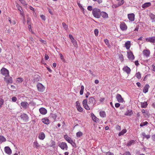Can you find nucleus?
<instances>
[{
    "label": "nucleus",
    "instance_id": "obj_1",
    "mask_svg": "<svg viewBox=\"0 0 155 155\" xmlns=\"http://www.w3.org/2000/svg\"><path fill=\"white\" fill-rule=\"evenodd\" d=\"M101 12L100 10L97 8H94L92 10V13L94 16L97 18L100 17Z\"/></svg>",
    "mask_w": 155,
    "mask_h": 155
},
{
    "label": "nucleus",
    "instance_id": "obj_2",
    "mask_svg": "<svg viewBox=\"0 0 155 155\" xmlns=\"http://www.w3.org/2000/svg\"><path fill=\"white\" fill-rule=\"evenodd\" d=\"M1 74L5 77H7L9 75L8 71L5 68H3L1 69Z\"/></svg>",
    "mask_w": 155,
    "mask_h": 155
},
{
    "label": "nucleus",
    "instance_id": "obj_3",
    "mask_svg": "<svg viewBox=\"0 0 155 155\" xmlns=\"http://www.w3.org/2000/svg\"><path fill=\"white\" fill-rule=\"evenodd\" d=\"M37 87L38 91L40 92H43L45 90V87L40 83H38V84L37 85Z\"/></svg>",
    "mask_w": 155,
    "mask_h": 155
},
{
    "label": "nucleus",
    "instance_id": "obj_4",
    "mask_svg": "<svg viewBox=\"0 0 155 155\" xmlns=\"http://www.w3.org/2000/svg\"><path fill=\"white\" fill-rule=\"evenodd\" d=\"M58 146L62 150H67L68 147L66 143L64 142L61 143L59 144Z\"/></svg>",
    "mask_w": 155,
    "mask_h": 155
},
{
    "label": "nucleus",
    "instance_id": "obj_5",
    "mask_svg": "<svg viewBox=\"0 0 155 155\" xmlns=\"http://www.w3.org/2000/svg\"><path fill=\"white\" fill-rule=\"evenodd\" d=\"M16 6L17 9L19 11L20 15L23 18H24V14L22 8L18 4H17Z\"/></svg>",
    "mask_w": 155,
    "mask_h": 155
},
{
    "label": "nucleus",
    "instance_id": "obj_6",
    "mask_svg": "<svg viewBox=\"0 0 155 155\" xmlns=\"http://www.w3.org/2000/svg\"><path fill=\"white\" fill-rule=\"evenodd\" d=\"M69 37L71 40V42L73 43L74 46L75 47H77L78 46L77 42L74 39L72 35L71 34H69Z\"/></svg>",
    "mask_w": 155,
    "mask_h": 155
},
{
    "label": "nucleus",
    "instance_id": "obj_7",
    "mask_svg": "<svg viewBox=\"0 0 155 155\" xmlns=\"http://www.w3.org/2000/svg\"><path fill=\"white\" fill-rule=\"evenodd\" d=\"M21 118L25 122H27L28 120V117L25 114H23L20 116Z\"/></svg>",
    "mask_w": 155,
    "mask_h": 155
},
{
    "label": "nucleus",
    "instance_id": "obj_8",
    "mask_svg": "<svg viewBox=\"0 0 155 155\" xmlns=\"http://www.w3.org/2000/svg\"><path fill=\"white\" fill-rule=\"evenodd\" d=\"M116 98L117 101L119 103H123L124 101V99L122 97L121 95L117 94L116 96Z\"/></svg>",
    "mask_w": 155,
    "mask_h": 155
},
{
    "label": "nucleus",
    "instance_id": "obj_9",
    "mask_svg": "<svg viewBox=\"0 0 155 155\" xmlns=\"http://www.w3.org/2000/svg\"><path fill=\"white\" fill-rule=\"evenodd\" d=\"M120 26L121 29L123 31H125L127 29V26L124 22H121Z\"/></svg>",
    "mask_w": 155,
    "mask_h": 155
},
{
    "label": "nucleus",
    "instance_id": "obj_10",
    "mask_svg": "<svg viewBox=\"0 0 155 155\" xmlns=\"http://www.w3.org/2000/svg\"><path fill=\"white\" fill-rule=\"evenodd\" d=\"M87 99L84 100L83 101V104L84 107L86 109L89 110H90V108L87 105Z\"/></svg>",
    "mask_w": 155,
    "mask_h": 155
},
{
    "label": "nucleus",
    "instance_id": "obj_11",
    "mask_svg": "<svg viewBox=\"0 0 155 155\" xmlns=\"http://www.w3.org/2000/svg\"><path fill=\"white\" fill-rule=\"evenodd\" d=\"M127 57L129 59L132 60L134 58V57L132 52L131 51L127 52Z\"/></svg>",
    "mask_w": 155,
    "mask_h": 155
},
{
    "label": "nucleus",
    "instance_id": "obj_12",
    "mask_svg": "<svg viewBox=\"0 0 155 155\" xmlns=\"http://www.w3.org/2000/svg\"><path fill=\"white\" fill-rule=\"evenodd\" d=\"M143 54L144 56L147 57L150 56V50L148 49L145 50L143 51Z\"/></svg>",
    "mask_w": 155,
    "mask_h": 155
},
{
    "label": "nucleus",
    "instance_id": "obj_13",
    "mask_svg": "<svg viewBox=\"0 0 155 155\" xmlns=\"http://www.w3.org/2000/svg\"><path fill=\"white\" fill-rule=\"evenodd\" d=\"M128 18L130 21H133L135 19V15L133 13L128 14Z\"/></svg>",
    "mask_w": 155,
    "mask_h": 155
},
{
    "label": "nucleus",
    "instance_id": "obj_14",
    "mask_svg": "<svg viewBox=\"0 0 155 155\" xmlns=\"http://www.w3.org/2000/svg\"><path fill=\"white\" fill-rule=\"evenodd\" d=\"M4 79L7 83H12V79L11 77L9 76L7 77H5Z\"/></svg>",
    "mask_w": 155,
    "mask_h": 155
},
{
    "label": "nucleus",
    "instance_id": "obj_15",
    "mask_svg": "<svg viewBox=\"0 0 155 155\" xmlns=\"http://www.w3.org/2000/svg\"><path fill=\"white\" fill-rule=\"evenodd\" d=\"M146 41L151 43L155 42V37L153 36L147 38L146 39Z\"/></svg>",
    "mask_w": 155,
    "mask_h": 155
},
{
    "label": "nucleus",
    "instance_id": "obj_16",
    "mask_svg": "<svg viewBox=\"0 0 155 155\" xmlns=\"http://www.w3.org/2000/svg\"><path fill=\"white\" fill-rule=\"evenodd\" d=\"M123 70L124 71L129 74L130 73L131 70L130 68L127 66H125L123 68Z\"/></svg>",
    "mask_w": 155,
    "mask_h": 155
},
{
    "label": "nucleus",
    "instance_id": "obj_17",
    "mask_svg": "<svg viewBox=\"0 0 155 155\" xmlns=\"http://www.w3.org/2000/svg\"><path fill=\"white\" fill-rule=\"evenodd\" d=\"M39 111L40 113L43 115H45L47 113V110L44 108L41 107L39 109Z\"/></svg>",
    "mask_w": 155,
    "mask_h": 155
},
{
    "label": "nucleus",
    "instance_id": "obj_18",
    "mask_svg": "<svg viewBox=\"0 0 155 155\" xmlns=\"http://www.w3.org/2000/svg\"><path fill=\"white\" fill-rule=\"evenodd\" d=\"M95 99L93 97H90L89 98L88 103L91 106H92L94 104L95 102Z\"/></svg>",
    "mask_w": 155,
    "mask_h": 155
},
{
    "label": "nucleus",
    "instance_id": "obj_19",
    "mask_svg": "<svg viewBox=\"0 0 155 155\" xmlns=\"http://www.w3.org/2000/svg\"><path fill=\"white\" fill-rule=\"evenodd\" d=\"M5 152L9 155H10L12 153V150L11 149L8 147H5Z\"/></svg>",
    "mask_w": 155,
    "mask_h": 155
},
{
    "label": "nucleus",
    "instance_id": "obj_20",
    "mask_svg": "<svg viewBox=\"0 0 155 155\" xmlns=\"http://www.w3.org/2000/svg\"><path fill=\"white\" fill-rule=\"evenodd\" d=\"M21 105L24 108L26 109L28 106L29 104L26 102H22L21 103Z\"/></svg>",
    "mask_w": 155,
    "mask_h": 155
},
{
    "label": "nucleus",
    "instance_id": "obj_21",
    "mask_svg": "<svg viewBox=\"0 0 155 155\" xmlns=\"http://www.w3.org/2000/svg\"><path fill=\"white\" fill-rule=\"evenodd\" d=\"M101 15L104 18H107L108 17V14L104 12H101L100 16Z\"/></svg>",
    "mask_w": 155,
    "mask_h": 155
},
{
    "label": "nucleus",
    "instance_id": "obj_22",
    "mask_svg": "<svg viewBox=\"0 0 155 155\" xmlns=\"http://www.w3.org/2000/svg\"><path fill=\"white\" fill-rule=\"evenodd\" d=\"M38 138L41 140H43L45 137V136L44 133L43 132H41L38 135Z\"/></svg>",
    "mask_w": 155,
    "mask_h": 155
},
{
    "label": "nucleus",
    "instance_id": "obj_23",
    "mask_svg": "<svg viewBox=\"0 0 155 155\" xmlns=\"http://www.w3.org/2000/svg\"><path fill=\"white\" fill-rule=\"evenodd\" d=\"M149 87L150 86L148 84H146L143 89V92L145 93H147L148 91Z\"/></svg>",
    "mask_w": 155,
    "mask_h": 155
},
{
    "label": "nucleus",
    "instance_id": "obj_24",
    "mask_svg": "<svg viewBox=\"0 0 155 155\" xmlns=\"http://www.w3.org/2000/svg\"><path fill=\"white\" fill-rule=\"evenodd\" d=\"M42 121L45 124H48L49 123V121L48 119L47 118H44L43 119H42Z\"/></svg>",
    "mask_w": 155,
    "mask_h": 155
},
{
    "label": "nucleus",
    "instance_id": "obj_25",
    "mask_svg": "<svg viewBox=\"0 0 155 155\" xmlns=\"http://www.w3.org/2000/svg\"><path fill=\"white\" fill-rule=\"evenodd\" d=\"M125 47L127 49H129L130 47V41H127L125 44Z\"/></svg>",
    "mask_w": 155,
    "mask_h": 155
},
{
    "label": "nucleus",
    "instance_id": "obj_26",
    "mask_svg": "<svg viewBox=\"0 0 155 155\" xmlns=\"http://www.w3.org/2000/svg\"><path fill=\"white\" fill-rule=\"evenodd\" d=\"M151 4L150 2H147L143 4L142 5L143 8L148 7L151 5Z\"/></svg>",
    "mask_w": 155,
    "mask_h": 155
},
{
    "label": "nucleus",
    "instance_id": "obj_27",
    "mask_svg": "<svg viewBox=\"0 0 155 155\" xmlns=\"http://www.w3.org/2000/svg\"><path fill=\"white\" fill-rule=\"evenodd\" d=\"M64 139L69 143H71L72 140L70 137H68L67 135H64Z\"/></svg>",
    "mask_w": 155,
    "mask_h": 155
},
{
    "label": "nucleus",
    "instance_id": "obj_28",
    "mask_svg": "<svg viewBox=\"0 0 155 155\" xmlns=\"http://www.w3.org/2000/svg\"><path fill=\"white\" fill-rule=\"evenodd\" d=\"M100 115L102 117H105L106 116V114L105 111L103 110L100 111Z\"/></svg>",
    "mask_w": 155,
    "mask_h": 155
},
{
    "label": "nucleus",
    "instance_id": "obj_29",
    "mask_svg": "<svg viewBox=\"0 0 155 155\" xmlns=\"http://www.w3.org/2000/svg\"><path fill=\"white\" fill-rule=\"evenodd\" d=\"M150 17L151 19L152 20V22H155V15L152 13H151L150 15Z\"/></svg>",
    "mask_w": 155,
    "mask_h": 155
},
{
    "label": "nucleus",
    "instance_id": "obj_30",
    "mask_svg": "<svg viewBox=\"0 0 155 155\" xmlns=\"http://www.w3.org/2000/svg\"><path fill=\"white\" fill-rule=\"evenodd\" d=\"M147 105L148 104L146 102L141 103V106L142 108H146L147 106Z\"/></svg>",
    "mask_w": 155,
    "mask_h": 155
},
{
    "label": "nucleus",
    "instance_id": "obj_31",
    "mask_svg": "<svg viewBox=\"0 0 155 155\" xmlns=\"http://www.w3.org/2000/svg\"><path fill=\"white\" fill-rule=\"evenodd\" d=\"M135 143V141L134 140H131L128 142L127 143V146H130L131 145H133Z\"/></svg>",
    "mask_w": 155,
    "mask_h": 155
},
{
    "label": "nucleus",
    "instance_id": "obj_32",
    "mask_svg": "<svg viewBox=\"0 0 155 155\" xmlns=\"http://www.w3.org/2000/svg\"><path fill=\"white\" fill-rule=\"evenodd\" d=\"M91 117L92 119L94 121L97 122L98 121V119L95 116L94 114H91Z\"/></svg>",
    "mask_w": 155,
    "mask_h": 155
},
{
    "label": "nucleus",
    "instance_id": "obj_33",
    "mask_svg": "<svg viewBox=\"0 0 155 155\" xmlns=\"http://www.w3.org/2000/svg\"><path fill=\"white\" fill-rule=\"evenodd\" d=\"M127 130L126 129H124L123 130L121 131L118 134V135L119 136H120L121 135H124L125 133L127 132Z\"/></svg>",
    "mask_w": 155,
    "mask_h": 155
},
{
    "label": "nucleus",
    "instance_id": "obj_34",
    "mask_svg": "<svg viewBox=\"0 0 155 155\" xmlns=\"http://www.w3.org/2000/svg\"><path fill=\"white\" fill-rule=\"evenodd\" d=\"M132 114H133V112H132V110H128L126 112L125 114L126 115L130 116Z\"/></svg>",
    "mask_w": 155,
    "mask_h": 155
},
{
    "label": "nucleus",
    "instance_id": "obj_35",
    "mask_svg": "<svg viewBox=\"0 0 155 155\" xmlns=\"http://www.w3.org/2000/svg\"><path fill=\"white\" fill-rule=\"evenodd\" d=\"M6 141V139L3 136L0 135V142L2 143Z\"/></svg>",
    "mask_w": 155,
    "mask_h": 155
},
{
    "label": "nucleus",
    "instance_id": "obj_36",
    "mask_svg": "<svg viewBox=\"0 0 155 155\" xmlns=\"http://www.w3.org/2000/svg\"><path fill=\"white\" fill-rule=\"evenodd\" d=\"M142 135L144 137L146 138L147 139H148L150 137V135H146L144 132H143L142 133Z\"/></svg>",
    "mask_w": 155,
    "mask_h": 155
},
{
    "label": "nucleus",
    "instance_id": "obj_37",
    "mask_svg": "<svg viewBox=\"0 0 155 155\" xmlns=\"http://www.w3.org/2000/svg\"><path fill=\"white\" fill-rule=\"evenodd\" d=\"M62 24L64 28L66 31L68 30V25H66L64 22H63Z\"/></svg>",
    "mask_w": 155,
    "mask_h": 155
},
{
    "label": "nucleus",
    "instance_id": "obj_38",
    "mask_svg": "<svg viewBox=\"0 0 155 155\" xmlns=\"http://www.w3.org/2000/svg\"><path fill=\"white\" fill-rule=\"evenodd\" d=\"M83 135V133L81 131H79L77 133L76 136L78 137H80Z\"/></svg>",
    "mask_w": 155,
    "mask_h": 155
},
{
    "label": "nucleus",
    "instance_id": "obj_39",
    "mask_svg": "<svg viewBox=\"0 0 155 155\" xmlns=\"http://www.w3.org/2000/svg\"><path fill=\"white\" fill-rule=\"evenodd\" d=\"M124 0H121V1L119 2H118V5H117L116 6H115V7L116 8L118 6H119L121 5H123L124 3Z\"/></svg>",
    "mask_w": 155,
    "mask_h": 155
},
{
    "label": "nucleus",
    "instance_id": "obj_40",
    "mask_svg": "<svg viewBox=\"0 0 155 155\" xmlns=\"http://www.w3.org/2000/svg\"><path fill=\"white\" fill-rule=\"evenodd\" d=\"M135 76L138 79H140L141 78V74L139 72H138L136 74Z\"/></svg>",
    "mask_w": 155,
    "mask_h": 155
},
{
    "label": "nucleus",
    "instance_id": "obj_41",
    "mask_svg": "<svg viewBox=\"0 0 155 155\" xmlns=\"http://www.w3.org/2000/svg\"><path fill=\"white\" fill-rule=\"evenodd\" d=\"M22 81V78H17L16 80V82L19 83H21Z\"/></svg>",
    "mask_w": 155,
    "mask_h": 155
},
{
    "label": "nucleus",
    "instance_id": "obj_42",
    "mask_svg": "<svg viewBox=\"0 0 155 155\" xmlns=\"http://www.w3.org/2000/svg\"><path fill=\"white\" fill-rule=\"evenodd\" d=\"M84 87L82 85L81 86V90L80 91V94L81 95H82L83 93V91H84Z\"/></svg>",
    "mask_w": 155,
    "mask_h": 155
},
{
    "label": "nucleus",
    "instance_id": "obj_43",
    "mask_svg": "<svg viewBox=\"0 0 155 155\" xmlns=\"http://www.w3.org/2000/svg\"><path fill=\"white\" fill-rule=\"evenodd\" d=\"M39 147V145L37 141L35 142L34 143V147H35L37 148Z\"/></svg>",
    "mask_w": 155,
    "mask_h": 155
},
{
    "label": "nucleus",
    "instance_id": "obj_44",
    "mask_svg": "<svg viewBox=\"0 0 155 155\" xmlns=\"http://www.w3.org/2000/svg\"><path fill=\"white\" fill-rule=\"evenodd\" d=\"M148 123L147 121H145V122H143L140 124V127L144 126L146 125H147L148 124Z\"/></svg>",
    "mask_w": 155,
    "mask_h": 155
},
{
    "label": "nucleus",
    "instance_id": "obj_45",
    "mask_svg": "<svg viewBox=\"0 0 155 155\" xmlns=\"http://www.w3.org/2000/svg\"><path fill=\"white\" fill-rule=\"evenodd\" d=\"M51 116L52 117L54 120L57 117V115L55 114H51Z\"/></svg>",
    "mask_w": 155,
    "mask_h": 155
},
{
    "label": "nucleus",
    "instance_id": "obj_46",
    "mask_svg": "<svg viewBox=\"0 0 155 155\" xmlns=\"http://www.w3.org/2000/svg\"><path fill=\"white\" fill-rule=\"evenodd\" d=\"M78 110L79 112H82L83 111V109L81 107L80 105L76 107Z\"/></svg>",
    "mask_w": 155,
    "mask_h": 155
},
{
    "label": "nucleus",
    "instance_id": "obj_47",
    "mask_svg": "<svg viewBox=\"0 0 155 155\" xmlns=\"http://www.w3.org/2000/svg\"><path fill=\"white\" fill-rule=\"evenodd\" d=\"M94 33L95 35L96 36H97L98 35V30L97 29H95L94 30Z\"/></svg>",
    "mask_w": 155,
    "mask_h": 155
},
{
    "label": "nucleus",
    "instance_id": "obj_48",
    "mask_svg": "<svg viewBox=\"0 0 155 155\" xmlns=\"http://www.w3.org/2000/svg\"><path fill=\"white\" fill-rule=\"evenodd\" d=\"M4 100L2 99H0V107H2L4 103Z\"/></svg>",
    "mask_w": 155,
    "mask_h": 155
},
{
    "label": "nucleus",
    "instance_id": "obj_49",
    "mask_svg": "<svg viewBox=\"0 0 155 155\" xmlns=\"http://www.w3.org/2000/svg\"><path fill=\"white\" fill-rule=\"evenodd\" d=\"M17 100V98L16 97H12V101L13 102H15Z\"/></svg>",
    "mask_w": 155,
    "mask_h": 155
},
{
    "label": "nucleus",
    "instance_id": "obj_50",
    "mask_svg": "<svg viewBox=\"0 0 155 155\" xmlns=\"http://www.w3.org/2000/svg\"><path fill=\"white\" fill-rule=\"evenodd\" d=\"M70 143L71 144L73 147H76V144L73 140L72 141V142Z\"/></svg>",
    "mask_w": 155,
    "mask_h": 155
},
{
    "label": "nucleus",
    "instance_id": "obj_51",
    "mask_svg": "<svg viewBox=\"0 0 155 155\" xmlns=\"http://www.w3.org/2000/svg\"><path fill=\"white\" fill-rule=\"evenodd\" d=\"M59 56H60V58L61 60H62L63 61L64 60V56L62 54L60 53L59 54Z\"/></svg>",
    "mask_w": 155,
    "mask_h": 155
},
{
    "label": "nucleus",
    "instance_id": "obj_52",
    "mask_svg": "<svg viewBox=\"0 0 155 155\" xmlns=\"http://www.w3.org/2000/svg\"><path fill=\"white\" fill-rule=\"evenodd\" d=\"M87 9L88 10L91 11L93 10L92 7L91 6H89L87 7Z\"/></svg>",
    "mask_w": 155,
    "mask_h": 155
},
{
    "label": "nucleus",
    "instance_id": "obj_53",
    "mask_svg": "<svg viewBox=\"0 0 155 155\" xmlns=\"http://www.w3.org/2000/svg\"><path fill=\"white\" fill-rule=\"evenodd\" d=\"M104 42L107 45H109L108 40L107 39H105L104 40Z\"/></svg>",
    "mask_w": 155,
    "mask_h": 155
},
{
    "label": "nucleus",
    "instance_id": "obj_54",
    "mask_svg": "<svg viewBox=\"0 0 155 155\" xmlns=\"http://www.w3.org/2000/svg\"><path fill=\"white\" fill-rule=\"evenodd\" d=\"M116 128L117 130H120L121 129L120 127L118 125L116 126Z\"/></svg>",
    "mask_w": 155,
    "mask_h": 155
},
{
    "label": "nucleus",
    "instance_id": "obj_55",
    "mask_svg": "<svg viewBox=\"0 0 155 155\" xmlns=\"http://www.w3.org/2000/svg\"><path fill=\"white\" fill-rule=\"evenodd\" d=\"M21 3L24 5H27V4L26 3V2L25 1H24L23 0H22V1H21Z\"/></svg>",
    "mask_w": 155,
    "mask_h": 155
},
{
    "label": "nucleus",
    "instance_id": "obj_56",
    "mask_svg": "<svg viewBox=\"0 0 155 155\" xmlns=\"http://www.w3.org/2000/svg\"><path fill=\"white\" fill-rule=\"evenodd\" d=\"M76 107L80 106V104L78 101H77L76 102Z\"/></svg>",
    "mask_w": 155,
    "mask_h": 155
},
{
    "label": "nucleus",
    "instance_id": "obj_57",
    "mask_svg": "<svg viewBox=\"0 0 155 155\" xmlns=\"http://www.w3.org/2000/svg\"><path fill=\"white\" fill-rule=\"evenodd\" d=\"M124 155H131V154L129 151H126L124 153Z\"/></svg>",
    "mask_w": 155,
    "mask_h": 155
},
{
    "label": "nucleus",
    "instance_id": "obj_58",
    "mask_svg": "<svg viewBox=\"0 0 155 155\" xmlns=\"http://www.w3.org/2000/svg\"><path fill=\"white\" fill-rule=\"evenodd\" d=\"M151 138L153 140L155 141V134H153Z\"/></svg>",
    "mask_w": 155,
    "mask_h": 155
},
{
    "label": "nucleus",
    "instance_id": "obj_59",
    "mask_svg": "<svg viewBox=\"0 0 155 155\" xmlns=\"http://www.w3.org/2000/svg\"><path fill=\"white\" fill-rule=\"evenodd\" d=\"M120 106V104L119 103H116L115 104V106L116 107H118Z\"/></svg>",
    "mask_w": 155,
    "mask_h": 155
},
{
    "label": "nucleus",
    "instance_id": "obj_60",
    "mask_svg": "<svg viewBox=\"0 0 155 155\" xmlns=\"http://www.w3.org/2000/svg\"><path fill=\"white\" fill-rule=\"evenodd\" d=\"M106 155H114V154L113 153L109 152L106 153Z\"/></svg>",
    "mask_w": 155,
    "mask_h": 155
},
{
    "label": "nucleus",
    "instance_id": "obj_61",
    "mask_svg": "<svg viewBox=\"0 0 155 155\" xmlns=\"http://www.w3.org/2000/svg\"><path fill=\"white\" fill-rule=\"evenodd\" d=\"M40 17H41V18H42V19H43V20H45V17L43 15H41V16H40Z\"/></svg>",
    "mask_w": 155,
    "mask_h": 155
},
{
    "label": "nucleus",
    "instance_id": "obj_62",
    "mask_svg": "<svg viewBox=\"0 0 155 155\" xmlns=\"http://www.w3.org/2000/svg\"><path fill=\"white\" fill-rule=\"evenodd\" d=\"M45 59L46 60H47L48 59L49 57V56L48 55H45Z\"/></svg>",
    "mask_w": 155,
    "mask_h": 155
},
{
    "label": "nucleus",
    "instance_id": "obj_63",
    "mask_svg": "<svg viewBox=\"0 0 155 155\" xmlns=\"http://www.w3.org/2000/svg\"><path fill=\"white\" fill-rule=\"evenodd\" d=\"M152 68L153 71H155V66L154 65H152Z\"/></svg>",
    "mask_w": 155,
    "mask_h": 155
},
{
    "label": "nucleus",
    "instance_id": "obj_64",
    "mask_svg": "<svg viewBox=\"0 0 155 155\" xmlns=\"http://www.w3.org/2000/svg\"><path fill=\"white\" fill-rule=\"evenodd\" d=\"M136 84L138 87H141V84L140 82H137Z\"/></svg>",
    "mask_w": 155,
    "mask_h": 155
}]
</instances>
